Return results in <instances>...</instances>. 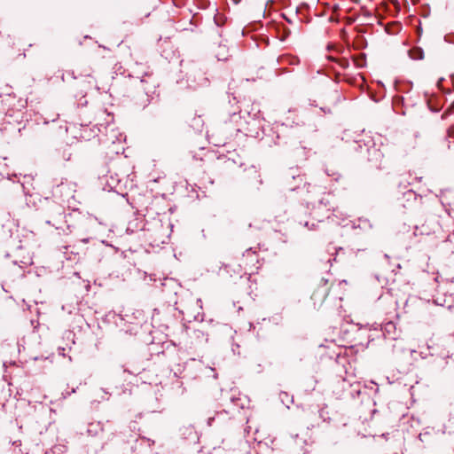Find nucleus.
<instances>
[{
    "label": "nucleus",
    "instance_id": "obj_1",
    "mask_svg": "<svg viewBox=\"0 0 454 454\" xmlns=\"http://www.w3.org/2000/svg\"><path fill=\"white\" fill-rule=\"evenodd\" d=\"M416 52H417V55L411 56L413 59H423V53L420 50L416 51Z\"/></svg>",
    "mask_w": 454,
    "mask_h": 454
}]
</instances>
